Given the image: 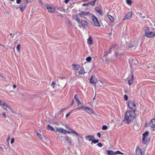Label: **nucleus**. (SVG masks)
<instances>
[{
	"instance_id": "obj_1",
	"label": "nucleus",
	"mask_w": 155,
	"mask_h": 155,
	"mask_svg": "<svg viewBox=\"0 0 155 155\" xmlns=\"http://www.w3.org/2000/svg\"><path fill=\"white\" fill-rule=\"evenodd\" d=\"M135 112L131 110L127 111L125 114L123 121L127 124L132 121L136 117Z\"/></svg>"
},
{
	"instance_id": "obj_2",
	"label": "nucleus",
	"mask_w": 155,
	"mask_h": 155,
	"mask_svg": "<svg viewBox=\"0 0 155 155\" xmlns=\"http://www.w3.org/2000/svg\"><path fill=\"white\" fill-rule=\"evenodd\" d=\"M130 63V67L132 69H134L136 68V66L139 64L138 61L136 59H131L129 61Z\"/></svg>"
},
{
	"instance_id": "obj_3",
	"label": "nucleus",
	"mask_w": 155,
	"mask_h": 155,
	"mask_svg": "<svg viewBox=\"0 0 155 155\" xmlns=\"http://www.w3.org/2000/svg\"><path fill=\"white\" fill-rule=\"evenodd\" d=\"M128 107L129 108L131 109L133 111L135 112L136 110V105L135 102L132 101H129L128 103Z\"/></svg>"
},
{
	"instance_id": "obj_4",
	"label": "nucleus",
	"mask_w": 155,
	"mask_h": 155,
	"mask_svg": "<svg viewBox=\"0 0 155 155\" xmlns=\"http://www.w3.org/2000/svg\"><path fill=\"white\" fill-rule=\"evenodd\" d=\"M149 132L148 131L145 132L143 134L142 143L144 144H145L149 141V140L147 138Z\"/></svg>"
},
{
	"instance_id": "obj_5",
	"label": "nucleus",
	"mask_w": 155,
	"mask_h": 155,
	"mask_svg": "<svg viewBox=\"0 0 155 155\" xmlns=\"http://www.w3.org/2000/svg\"><path fill=\"white\" fill-rule=\"evenodd\" d=\"M92 18L93 22L96 26L99 27L101 26L98 19L95 16L93 15Z\"/></svg>"
},
{
	"instance_id": "obj_6",
	"label": "nucleus",
	"mask_w": 155,
	"mask_h": 155,
	"mask_svg": "<svg viewBox=\"0 0 155 155\" xmlns=\"http://www.w3.org/2000/svg\"><path fill=\"white\" fill-rule=\"evenodd\" d=\"M46 7L47 10L50 12L54 13L55 11V8L50 5L47 4L46 5Z\"/></svg>"
},
{
	"instance_id": "obj_7",
	"label": "nucleus",
	"mask_w": 155,
	"mask_h": 155,
	"mask_svg": "<svg viewBox=\"0 0 155 155\" xmlns=\"http://www.w3.org/2000/svg\"><path fill=\"white\" fill-rule=\"evenodd\" d=\"M90 14V13L88 12L81 11L78 14V15L81 17L85 18L84 17V16L88 15Z\"/></svg>"
},
{
	"instance_id": "obj_8",
	"label": "nucleus",
	"mask_w": 155,
	"mask_h": 155,
	"mask_svg": "<svg viewBox=\"0 0 155 155\" xmlns=\"http://www.w3.org/2000/svg\"><path fill=\"white\" fill-rule=\"evenodd\" d=\"M136 153L137 155H144V152H143L140 148L139 146L136 147Z\"/></svg>"
},
{
	"instance_id": "obj_9",
	"label": "nucleus",
	"mask_w": 155,
	"mask_h": 155,
	"mask_svg": "<svg viewBox=\"0 0 155 155\" xmlns=\"http://www.w3.org/2000/svg\"><path fill=\"white\" fill-rule=\"evenodd\" d=\"M132 13L131 12H129L124 16L123 20L129 19L131 18L132 17Z\"/></svg>"
},
{
	"instance_id": "obj_10",
	"label": "nucleus",
	"mask_w": 155,
	"mask_h": 155,
	"mask_svg": "<svg viewBox=\"0 0 155 155\" xmlns=\"http://www.w3.org/2000/svg\"><path fill=\"white\" fill-rule=\"evenodd\" d=\"M97 81L95 77L92 76L90 78V82L91 83L95 84L94 86H95V84Z\"/></svg>"
},
{
	"instance_id": "obj_11",
	"label": "nucleus",
	"mask_w": 155,
	"mask_h": 155,
	"mask_svg": "<svg viewBox=\"0 0 155 155\" xmlns=\"http://www.w3.org/2000/svg\"><path fill=\"white\" fill-rule=\"evenodd\" d=\"M64 138L66 141L67 142V143L69 144V145H72V141L70 137L67 136H66Z\"/></svg>"
},
{
	"instance_id": "obj_12",
	"label": "nucleus",
	"mask_w": 155,
	"mask_h": 155,
	"mask_svg": "<svg viewBox=\"0 0 155 155\" xmlns=\"http://www.w3.org/2000/svg\"><path fill=\"white\" fill-rule=\"evenodd\" d=\"M144 36L147 38H151L155 36V34L152 31H150L146 35H144Z\"/></svg>"
},
{
	"instance_id": "obj_13",
	"label": "nucleus",
	"mask_w": 155,
	"mask_h": 155,
	"mask_svg": "<svg viewBox=\"0 0 155 155\" xmlns=\"http://www.w3.org/2000/svg\"><path fill=\"white\" fill-rule=\"evenodd\" d=\"M80 24H81L83 28H85L87 26V22L86 21L81 20Z\"/></svg>"
},
{
	"instance_id": "obj_14",
	"label": "nucleus",
	"mask_w": 155,
	"mask_h": 155,
	"mask_svg": "<svg viewBox=\"0 0 155 155\" xmlns=\"http://www.w3.org/2000/svg\"><path fill=\"white\" fill-rule=\"evenodd\" d=\"M2 107L5 109L6 110H7V108H8L9 110H10L12 112H13L12 111V110L10 106H8L7 105V104L5 102L4 103L3 106H2Z\"/></svg>"
},
{
	"instance_id": "obj_15",
	"label": "nucleus",
	"mask_w": 155,
	"mask_h": 155,
	"mask_svg": "<svg viewBox=\"0 0 155 155\" xmlns=\"http://www.w3.org/2000/svg\"><path fill=\"white\" fill-rule=\"evenodd\" d=\"M73 18L78 22V24L80 23V20L78 15L76 14L75 15H73Z\"/></svg>"
},
{
	"instance_id": "obj_16",
	"label": "nucleus",
	"mask_w": 155,
	"mask_h": 155,
	"mask_svg": "<svg viewBox=\"0 0 155 155\" xmlns=\"http://www.w3.org/2000/svg\"><path fill=\"white\" fill-rule=\"evenodd\" d=\"M140 128V126L137 123H135L133 126V129L135 131L138 130Z\"/></svg>"
},
{
	"instance_id": "obj_17",
	"label": "nucleus",
	"mask_w": 155,
	"mask_h": 155,
	"mask_svg": "<svg viewBox=\"0 0 155 155\" xmlns=\"http://www.w3.org/2000/svg\"><path fill=\"white\" fill-rule=\"evenodd\" d=\"M84 110L88 113L91 114L93 113V111L92 109L88 107H85Z\"/></svg>"
},
{
	"instance_id": "obj_18",
	"label": "nucleus",
	"mask_w": 155,
	"mask_h": 155,
	"mask_svg": "<svg viewBox=\"0 0 155 155\" xmlns=\"http://www.w3.org/2000/svg\"><path fill=\"white\" fill-rule=\"evenodd\" d=\"M150 125L152 127H155V119H153L150 120Z\"/></svg>"
},
{
	"instance_id": "obj_19",
	"label": "nucleus",
	"mask_w": 155,
	"mask_h": 155,
	"mask_svg": "<svg viewBox=\"0 0 155 155\" xmlns=\"http://www.w3.org/2000/svg\"><path fill=\"white\" fill-rule=\"evenodd\" d=\"M78 95L77 94H75L74 96V99L77 101L76 103L77 104V105L78 106L79 104H81V103L80 102L79 99H78Z\"/></svg>"
},
{
	"instance_id": "obj_20",
	"label": "nucleus",
	"mask_w": 155,
	"mask_h": 155,
	"mask_svg": "<svg viewBox=\"0 0 155 155\" xmlns=\"http://www.w3.org/2000/svg\"><path fill=\"white\" fill-rule=\"evenodd\" d=\"M95 11L98 13H99L101 15H103V13L102 11L98 7H95Z\"/></svg>"
},
{
	"instance_id": "obj_21",
	"label": "nucleus",
	"mask_w": 155,
	"mask_h": 155,
	"mask_svg": "<svg viewBox=\"0 0 155 155\" xmlns=\"http://www.w3.org/2000/svg\"><path fill=\"white\" fill-rule=\"evenodd\" d=\"M65 128L66 129H67L68 128L70 130H71V131L74 134H75L77 136H79V134H78L74 130L72 129H69V127H68L67 125H66L65 126Z\"/></svg>"
},
{
	"instance_id": "obj_22",
	"label": "nucleus",
	"mask_w": 155,
	"mask_h": 155,
	"mask_svg": "<svg viewBox=\"0 0 155 155\" xmlns=\"http://www.w3.org/2000/svg\"><path fill=\"white\" fill-rule=\"evenodd\" d=\"M85 73L84 71V68L81 67L80 71L79 72V75H84Z\"/></svg>"
},
{
	"instance_id": "obj_23",
	"label": "nucleus",
	"mask_w": 155,
	"mask_h": 155,
	"mask_svg": "<svg viewBox=\"0 0 155 155\" xmlns=\"http://www.w3.org/2000/svg\"><path fill=\"white\" fill-rule=\"evenodd\" d=\"M87 43L89 45H92L93 44V42L92 39L90 36L89 37V38L87 39Z\"/></svg>"
},
{
	"instance_id": "obj_24",
	"label": "nucleus",
	"mask_w": 155,
	"mask_h": 155,
	"mask_svg": "<svg viewBox=\"0 0 155 155\" xmlns=\"http://www.w3.org/2000/svg\"><path fill=\"white\" fill-rule=\"evenodd\" d=\"M55 129L59 133H62L64 134V129L62 128H60L57 127H55Z\"/></svg>"
},
{
	"instance_id": "obj_25",
	"label": "nucleus",
	"mask_w": 155,
	"mask_h": 155,
	"mask_svg": "<svg viewBox=\"0 0 155 155\" xmlns=\"http://www.w3.org/2000/svg\"><path fill=\"white\" fill-rule=\"evenodd\" d=\"M86 139L88 140L89 141H92L93 139H94L93 136L91 135H88L85 137Z\"/></svg>"
},
{
	"instance_id": "obj_26",
	"label": "nucleus",
	"mask_w": 155,
	"mask_h": 155,
	"mask_svg": "<svg viewBox=\"0 0 155 155\" xmlns=\"http://www.w3.org/2000/svg\"><path fill=\"white\" fill-rule=\"evenodd\" d=\"M72 66H73L74 67V68L76 70H78L80 68V65L74 64H72Z\"/></svg>"
},
{
	"instance_id": "obj_27",
	"label": "nucleus",
	"mask_w": 155,
	"mask_h": 155,
	"mask_svg": "<svg viewBox=\"0 0 155 155\" xmlns=\"http://www.w3.org/2000/svg\"><path fill=\"white\" fill-rule=\"evenodd\" d=\"M47 130H50L51 131H54V129L51 126L48 125L47 127Z\"/></svg>"
},
{
	"instance_id": "obj_28",
	"label": "nucleus",
	"mask_w": 155,
	"mask_h": 155,
	"mask_svg": "<svg viewBox=\"0 0 155 155\" xmlns=\"http://www.w3.org/2000/svg\"><path fill=\"white\" fill-rule=\"evenodd\" d=\"M149 31L150 29L147 26L146 27L144 30L145 35L149 32H150Z\"/></svg>"
},
{
	"instance_id": "obj_29",
	"label": "nucleus",
	"mask_w": 155,
	"mask_h": 155,
	"mask_svg": "<svg viewBox=\"0 0 155 155\" xmlns=\"http://www.w3.org/2000/svg\"><path fill=\"white\" fill-rule=\"evenodd\" d=\"M107 152L108 155H114V152L111 150H107Z\"/></svg>"
},
{
	"instance_id": "obj_30",
	"label": "nucleus",
	"mask_w": 155,
	"mask_h": 155,
	"mask_svg": "<svg viewBox=\"0 0 155 155\" xmlns=\"http://www.w3.org/2000/svg\"><path fill=\"white\" fill-rule=\"evenodd\" d=\"M97 0H94L92 1H91L88 2L89 5L90 4L91 5L94 6L95 5V3Z\"/></svg>"
},
{
	"instance_id": "obj_31",
	"label": "nucleus",
	"mask_w": 155,
	"mask_h": 155,
	"mask_svg": "<svg viewBox=\"0 0 155 155\" xmlns=\"http://www.w3.org/2000/svg\"><path fill=\"white\" fill-rule=\"evenodd\" d=\"M26 7V5H25L23 6L20 8V10L21 12H22L25 9Z\"/></svg>"
},
{
	"instance_id": "obj_32",
	"label": "nucleus",
	"mask_w": 155,
	"mask_h": 155,
	"mask_svg": "<svg viewBox=\"0 0 155 155\" xmlns=\"http://www.w3.org/2000/svg\"><path fill=\"white\" fill-rule=\"evenodd\" d=\"M108 17L110 20L112 21H114V19L112 16L110 15H108Z\"/></svg>"
},
{
	"instance_id": "obj_33",
	"label": "nucleus",
	"mask_w": 155,
	"mask_h": 155,
	"mask_svg": "<svg viewBox=\"0 0 155 155\" xmlns=\"http://www.w3.org/2000/svg\"><path fill=\"white\" fill-rule=\"evenodd\" d=\"M84 108H85V107H84L83 106H81V107L76 108L74 110L76 109V110H80L81 109H84Z\"/></svg>"
},
{
	"instance_id": "obj_34",
	"label": "nucleus",
	"mask_w": 155,
	"mask_h": 155,
	"mask_svg": "<svg viewBox=\"0 0 155 155\" xmlns=\"http://www.w3.org/2000/svg\"><path fill=\"white\" fill-rule=\"evenodd\" d=\"M114 154L117 155V154H123L124 153L121 152L120 151L118 150L116 152L114 153Z\"/></svg>"
},
{
	"instance_id": "obj_35",
	"label": "nucleus",
	"mask_w": 155,
	"mask_h": 155,
	"mask_svg": "<svg viewBox=\"0 0 155 155\" xmlns=\"http://www.w3.org/2000/svg\"><path fill=\"white\" fill-rule=\"evenodd\" d=\"M92 59V58L91 57H88L86 58V60L88 62H90Z\"/></svg>"
},
{
	"instance_id": "obj_36",
	"label": "nucleus",
	"mask_w": 155,
	"mask_h": 155,
	"mask_svg": "<svg viewBox=\"0 0 155 155\" xmlns=\"http://www.w3.org/2000/svg\"><path fill=\"white\" fill-rule=\"evenodd\" d=\"M135 44L134 45V44H133L132 43H131L129 45V48H131L133 47H135Z\"/></svg>"
},
{
	"instance_id": "obj_37",
	"label": "nucleus",
	"mask_w": 155,
	"mask_h": 155,
	"mask_svg": "<svg viewBox=\"0 0 155 155\" xmlns=\"http://www.w3.org/2000/svg\"><path fill=\"white\" fill-rule=\"evenodd\" d=\"M37 136L40 139L42 138V137L41 134L37 132Z\"/></svg>"
},
{
	"instance_id": "obj_38",
	"label": "nucleus",
	"mask_w": 155,
	"mask_h": 155,
	"mask_svg": "<svg viewBox=\"0 0 155 155\" xmlns=\"http://www.w3.org/2000/svg\"><path fill=\"white\" fill-rule=\"evenodd\" d=\"M108 129V127L107 126L105 125H104L102 127V129L103 130H106Z\"/></svg>"
},
{
	"instance_id": "obj_39",
	"label": "nucleus",
	"mask_w": 155,
	"mask_h": 155,
	"mask_svg": "<svg viewBox=\"0 0 155 155\" xmlns=\"http://www.w3.org/2000/svg\"><path fill=\"white\" fill-rule=\"evenodd\" d=\"M62 112V110H61V111H58L57 114H56V116H59V115H60L61 114V113Z\"/></svg>"
},
{
	"instance_id": "obj_40",
	"label": "nucleus",
	"mask_w": 155,
	"mask_h": 155,
	"mask_svg": "<svg viewBox=\"0 0 155 155\" xmlns=\"http://www.w3.org/2000/svg\"><path fill=\"white\" fill-rule=\"evenodd\" d=\"M127 3L129 5H131L132 4V1L131 0H127Z\"/></svg>"
},
{
	"instance_id": "obj_41",
	"label": "nucleus",
	"mask_w": 155,
	"mask_h": 155,
	"mask_svg": "<svg viewBox=\"0 0 155 155\" xmlns=\"http://www.w3.org/2000/svg\"><path fill=\"white\" fill-rule=\"evenodd\" d=\"M16 48L19 52H20V45L18 44Z\"/></svg>"
},
{
	"instance_id": "obj_42",
	"label": "nucleus",
	"mask_w": 155,
	"mask_h": 155,
	"mask_svg": "<svg viewBox=\"0 0 155 155\" xmlns=\"http://www.w3.org/2000/svg\"><path fill=\"white\" fill-rule=\"evenodd\" d=\"M56 85V83L54 81H53L51 83V86H52L53 87V88L54 87V85Z\"/></svg>"
},
{
	"instance_id": "obj_43",
	"label": "nucleus",
	"mask_w": 155,
	"mask_h": 155,
	"mask_svg": "<svg viewBox=\"0 0 155 155\" xmlns=\"http://www.w3.org/2000/svg\"><path fill=\"white\" fill-rule=\"evenodd\" d=\"M124 98L125 101L127 100L128 98V96L126 94H125L124 96Z\"/></svg>"
},
{
	"instance_id": "obj_44",
	"label": "nucleus",
	"mask_w": 155,
	"mask_h": 155,
	"mask_svg": "<svg viewBox=\"0 0 155 155\" xmlns=\"http://www.w3.org/2000/svg\"><path fill=\"white\" fill-rule=\"evenodd\" d=\"M109 53V52H108V51L105 52L104 54V56H106Z\"/></svg>"
},
{
	"instance_id": "obj_45",
	"label": "nucleus",
	"mask_w": 155,
	"mask_h": 155,
	"mask_svg": "<svg viewBox=\"0 0 155 155\" xmlns=\"http://www.w3.org/2000/svg\"><path fill=\"white\" fill-rule=\"evenodd\" d=\"M97 145L100 147H102L103 146V145L102 143H99L97 144Z\"/></svg>"
},
{
	"instance_id": "obj_46",
	"label": "nucleus",
	"mask_w": 155,
	"mask_h": 155,
	"mask_svg": "<svg viewBox=\"0 0 155 155\" xmlns=\"http://www.w3.org/2000/svg\"><path fill=\"white\" fill-rule=\"evenodd\" d=\"M64 134H66V133L69 134L70 133V131H66L64 129Z\"/></svg>"
},
{
	"instance_id": "obj_47",
	"label": "nucleus",
	"mask_w": 155,
	"mask_h": 155,
	"mask_svg": "<svg viewBox=\"0 0 155 155\" xmlns=\"http://www.w3.org/2000/svg\"><path fill=\"white\" fill-rule=\"evenodd\" d=\"M97 143V142H96V141L95 140H92L91 143L92 144L93 143Z\"/></svg>"
},
{
	"instance_id": "obj_48",
	"label": "nucleus",
	"mask_w": 155,
	"mask_h": 155,
	"mask_svg": "<svg viewBox=\"0 0 155 155\" xmlns=\"http://www.w3.org/2000/svg\"><path fill=\"white\" fill-rule=\"evenodd\" d=\"M89 5V3H84L82 5L83 6H88Z\"/></svg>"
},
{
	"instance_id": "obj_49",
	"label": "nucleus",
	"mask_w": 155,
	"mask_h": 155,
	"mask_svg": "<svg viewBox=\"0 0 155 155\" xmlns=\"http://www.w3.org/2000/svg\"><path fill=\"white\" fill-rule=\"evenodd\" d=\"M63 137L62 136L60 137L59 138V140L60 141H61V142L63 140Z\"/></svg>"
},
{
	"instance_id": "obj_50",
	"label": "nucleus",
	"mask_w": 155,
	"mask_h": 155,
	"mask_svg": "<svg viewBox=\"0 0 155 155\" xmlns=\"http://www.w3.org/2000/svg\"><path fill=\"white\" fill-rule=\"evenodd\" d=\"M14 138H12L11 139V143H14Z\"/></svg>"
},
{
	"instance_id": "obj_51",
	"label": "nucleus",
	"mask_w": 155,
	"mask_h": 155,
	"mask_svg": "<svg viewBox=\"0 0 155 155\" xmlns=\"http://www.w3.org/2000/svg\"><path fill=\"white\" fill-rule=\"evenodd\" d=\"M128 83L129 85L130 86L132 84L133 82H131V81L130 80V81H128Z\"/></svg>"
},
{
	"instance_id": "obj_52",
	"label": "nucleus",
	"mask_w": 155,
	"mask_h": 155,
	"mask_svg": "<svg viewBox=\"0 0 155 155\" xmlns=\"http://www.w3.org/2000/svg\"><path fill=\"white\" fill-rule=\"evenodd\" d=\"M151 68L152 69L155 68V64L151 65Z\"/></svg>"
},
{
	"instance_id": "obj_53",
	"label": "nucleus",
	"mask_w": 155,
	"mask_h": 155,
	"mask_svg": "<svg viewBox=\"0 0 155 155\" xmlns=\"http://www.w3.org/2000/svg\"><path fill=\"white\" fill-rule=\"evenodd\" d=\"M116 46V45H112L110 47V49H112L114 48V47Z\"/></svg>"
},
{
	"instance_id": "obj_54",
	"label": "nucleus",
	"mask_w": 155,
	"mask_h": 155,
	"mask_svg": "<svg viewBox=\"0 0 155 155\" xmlns=\"http://www.w3.org/2000/svg\"><path fill=\"white\" fill-rule=\"evenodd\" d=\"M5 103V101H2L1 103V105H0V106H2V107L3 106V105Z\"/></svg>"
},
{
	"instance_id": "obj_55",
	"label": "nucleus",
	"mask_w": 155,
	"mask_h": 155,
	"mask_svg": "<svg viewBox=\"0 0 155 155\" xmlns=\"http://www.w3.org/2000/svg\"><path fill=\"white\" fill-rule=\"evenodd\" d=\"M21 1V0H16V2L18 4H19Z\"/></svg>"
},
{
	"instance_id": "obj_56",
	"label": "nucleus",
	"mask_w": 155,
	"mask_h": 155,
	"mask_svg": "<svg viewBox=\"0 0 155 155\" xmlns=\"http://www.w3.org/2000/svg\"><path fill=\"white\" fill-rule=\"evenodd\" d=\"M97 135L99 138H100L101 137V134L99 132L97 133Z\"/></svg>"
},
{
	"instance_id": "obj_57",
	"label": "nucleus",
	"mask_w": 155,
	"mask_h": 155,
	"mask_svg": "<svg viewBox=\"0 0 155 155\" xmlns=\"http://www.w3.org/2000/svg\"><path fill=\"white\" fill-rule=\"evenodd\" d=\"M2 115H3V116L4 117H5V118L6 117V115L5 113H3Z\"/></svg>"
},
{
	"instance_id": "obj_58",
	"label": "nucleus",
	"mask_w": 155,
	"mask_h": 155,
	"mask_svg": "<svg viewBox=\"0 0 155 155\" xmlns=\"http://www.w3.org/2000/svg\"><path fill=\"white\" fill-rule=\"evenodd\" d=\"M71 113L70 112V113H68L66 115V117H68V116L70 115V114Z\"/></svg>"
},
{
	"instance_id": "obj_59",
	"label": "nucleus",
	"mask_w": 155,
	"mask_h": 155,
	"mask_svg": "<svg viewBox=\"0 0 155 155\" xmlns=\"http://www.w3.org/2000/svg\"><path fill=\"white\" fill-rule=\"evenodd\" d=\"M133 75L132 76V77H131V78L130 80V81H131V82H133V80H134V79L133 78Z\"/></svg>"
},
{
	"instance_id": "obj_60",
	"label": "nucleus",
	"mask_w": 155,
	"mask_h": 155,
	"mask_svg": "<svg viewBox=\"0 0 155 155\" xmlns=\"http://www.w3.org/2000/svg\"><path fill=\"white\" fill-rule=\"evenodd\" d=\"M27 3H28L31 2V0H25Z\"/></svg>"
},
{
	"instance_id": "obj_61",
	"label": "nucleus",
	"mask_w": 155,
	"mask_h": 155,
	"mask_svg": "<svg viewBox=\"0 0 155 155\" xmlns=\"http://www.w3.org/2000/svg\"><path fill=\"white\" fill-rule=\"evenodd\" d=\"M10 36H12V37H14V36L15 35V34L13 33V34L12 33H10Z\"/></svg>"
},
{
	"instance_id": "obj_62",
	"label": "nucleus",
	"mask_w": 155,
	"mask_h": 155,
	"mask_svg": "<svg viewBox=\"0 0 155 155\" xmlns=\"http://www.w3.org/2000/svg\"><path fill=\"white\" fill-rule=\"evenodd\" d=\"M69 0H64V2L66 3H67L69 1Z\"/></svg>"
},
{
	"instance_id": "obj_63",
	"label": "nucleus",
	"mask_w": 155,
	"mask_h": 155,
	"mask_svg": "<svg viewBox=\"0 0 155 155\" xmlns=\"http://www.w3.org/2000/svg\"><path fill=\"white\" fill-rule=\"evenodd\" d=\"M119 54V53L118 52H116L115 53V55L117 57V56Z\"/></svg>"
},
{
	"instance_id": "obj_64",
	"label": "nucleus",
	"mask_w": 155,
	"mask_h": 155,
	"mask_svg": "<svg viewBox=\"0 0 155 155\" xmlns=\"http://www.w3.org/2000/svg\"><path fill=\"white\" fill-rule=\"evenodd\" d=\"M16 87V85H15V84H14L13 85V88L14 89H15Z\"/></svg>"
}]
</instances>
